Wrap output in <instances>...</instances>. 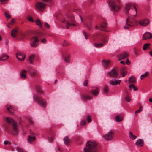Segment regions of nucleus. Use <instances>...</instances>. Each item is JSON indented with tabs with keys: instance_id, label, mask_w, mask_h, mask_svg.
<instances>
[{
	"instance_id": "de8ad7c7",
	"label": "nucleus",
	"mask_w": 152,
	"mask_h": 152,
	"mask_svg": "<svg viewBox=\"0 0 152 152\" xmlns=\"http://www.w3.org/2000/svg\"><path fill=\"white\" fill-rule=\"evenodd\" d=\"M15 20V19H12L10 22L9 23V24L12 26L14 24Z\"/></svg>"
},
{
	"instance_id": "58836bf2",
	"label": "nucleus",
	"mask_w": 152,
	"mask_h": 152,
	"mask_svg": "<svg viewBox=\"0 0 152 152\" xmlns=\"http://www.w3.org/2000/svg\"><path fill=\"white\" fill-rule=\"evenodd\" d=\"M34 56L32 55L29 57V60L31 64H32L34 62Z\"/></svg>"
},
{
	"instance_id": "f03ea898",
	"label": "nucleus",
	"mask_w": 152,
	"mask_h": 152,
	"mask_svg": "<svg viewBox=\"0 0 152 152\" xmlns=\"http://www.w3.org/2000/svg\"><path fill=\"white\" fill-rule=\"evenodd\" d=\"M61 22L66 25L67 29L69 28L70 26H76L77 25L76 23L73 14H70L67 16L64 17L61 20Z\"/></svg>"
},
{
	"instance_id": "f8f14e48",
	"label": "nucleus",
	"mask_w": 152,
	"mask_h": 152,
	"mask_svg": "<svg viewBox=\"0 0 152 152\" xmlns=\"http://www.w3.org/2000/svg\"><path fill=\"white\" fill-rule=\"evenodd\" d=\"M16 56L18 60L20 61H23L25 58V55L21 52H18L16 54Z\"/></svg>"
},
{
	"instance_id": "5fc2aeb1",
	"label": "nucleus",
	"mask_w": 152,
	"mask_h": 152,
	"mask_svg": "<svg viewBox=\"0 0 152 152\" xmlns=\"http://www.w3.org/2000/svg\"><path fill=\"white\" fill-rule=\"evenodd\" d=\"M6 17L8 19H10V15H8V13L6 12H5L4 13Z\"/></svg>"
},
{
	"instance_id": "774afa93",
	"label": "nucleus",
	"mask_w": 152,
	"mask_h": 152,
	"mask_svg": "<svg viewBox=\"0 0 152 152\" xmlns=\"http://www.w3.org/2000/svg\"><path fill=\"white\" fill-rule=\"evenodd\" d=\"M124 28L126 29H128L129 28V27L128 26H124Z\"/></svg>"
},
{
	"instance_id": "4be33fe9",
	"label": "nucleus",
	"mask_w": 152,
	"mask_h": 152,
	"mask_svg": "<svg viewBox=\"0 0 152 152\" xmlns=\"http://www.w3.org/2000/svg\"><path fill=\"white\" fill-rule=\"evenodd\" d=\"M135 144L137 146L142 147L144 145V141L142 139H139L136 141Z\"/></svg>"
},
{
	"instance_id": "9d476101",
	"label": "nucleus",
	"mask_w": 152,
	"mask_h": 152,
	"mask_svg": "<svg viewBox=\"0 0 152 152\" xmlns=\"http://www.w3.org/2000/svg\"><path fill=\"white\" fill-rule=\"evenodd\" d=\"M113 136V132L112 131H110L107 134L103 135L102 137L106 140H109L112 139Z\"/></svg>"
},
{
	"instance_id": "f3484780",
	"label": "nucleus",
	"mask_w": 152,
	"mask_h": 152,
	"mask_svg": "<svg viewBox=\"0 0 152 152\" xmlns=\"http://www.w3.org/2000/svg\"><path fill=\"white\" fill-rule=\"evenodd\" d=\"M152 38V34L149 32L145 33L142 36V39L145 40Z\"/></svg>"
},
{
	"instance_id": "412c9836",
	"label": "nucleus",
	"mask_w": 152,
	"mask_h": 152,
	"mask_svg": "<svg viewBox=\"0 0 152 152\" xmlns=\"http://www.w3.org/2000/svg\"><path fill=\"white\" fill-rule=\"evenodd\" d=\"M119 72L123 77L125 76L127 74L126 68L124 67H121L120 69Z\"/></svg>"
},
{
	"instance_id": "20e7f679",
	"label": "nucleus",
	"mask_w": 152,
	"mask_h": 152,
	"mask_svg": "<svg viewBox=\"0 0 152 152\" xmlns=\"http://www.w3.org/2000/svg\"><path fill=\"white\" fill-rule=\"evenodd\" d=\"M43 1L45 3L42 2H38L36 4L37 9L40 11H42L45 9L46 4H50L53 3L52 0H43Z\"/></svg>"
},
{
	"instance_id": "ddd939ff",
	"label": "nucleus",
	"mask_w": 152,
	"mask_h": 152,
	"mask_svg": "<svg viewBox=\"0 0 152 152\" xmlns=\"http://www.w3.org/2000/svg\"><path fill=\"white\" fill-rule=\"evenodd\" d=\"M108 75L112 77H117L118 75V72L115 69L111 70L108 73Z\"/></svg>"
},
{
	"instance_id": "c85d7f7f",
	"label": "nucleus",
	"mask_w": 152,
	"mask_h": 152,
	"mask_svg": "<svg viewBox=\"0 0 152 152\" xmlns=\"http://www.w3.org/2000/svg\"><path fill=\"white\" fill-rule=\"evenodd\" d=\"M6 107L8 111L10 113H12L13 110V107L11 105L9 106L8 104H7Z\"/></svg>"
},
{
	"instance_id": "3c124183",
	"label": "nucleus",
	"mask_w": 152,
	"mask_h": 152,
	"mask_svg": "<svg viewBox=\"0 0 152 152\" xmlns=\"http://www.w3.org/2000/svg\"><path fill=\"white\" fill-rule=\"evenodd\" d=\"M44 26L45 27L47 28H50V25L47 23L46 22L45 23Z\"/></svg>"
},
{
	"instance_id": "a211bd4d",
	"label": "nucleus",
	"mask_w": 152,
	"mask_h": 152,
	"mask_svg": "<svg viewBox=\"0 0 152 152\" xmlns=\"http://www.w3.org/2000/svg\"><path fill=\"white\" fill-rule=\"evenodd\" d=\"M81 97L82 99L84 101L90 100L92 99V96L87 94L82 95Z\"/></svg>"
},
{
	"instance_id": "c9c22d12",
	"label": "nucleus",
	"mask_w": 152,
	"mask_h": 152,
	"mask_svg": "<svg viewBox=\"0 0 152 152\" xmlns=\"http://www.w3.org/2000/svg\"><path fill=\"white\" fill-rule=\"evenodd\" d=\"M129 89H131L132 88L135 91H137L138 88H137L134 85L132 84L130 85L129 86Z\"/></svg>"
},
{
	"instance_id": "7ed1b4c3",
	"label": "nucleus",
	"mask_w": 152,
	"mask_h": 152,
	"mask_svg": "<svg viewBox=\"0 0 152 152\" xmlns=\"http://www.w3.org/2000/svg\"><path fill=\"white\" fill-rule=\"evenodd\" d=\"M107 3L110 10L114 14L121 9L119 0H108Z\"/></svg>"
},
{
	"instance_id": "c03bdc74",
	"label": "nucleus",
	"mask_w": 152,
	"mask_h": 152,
	"mask_svg": "<svg viewBox=\"0 0 152 152\" xmlns=\"http://www.w3.org/2000/svg\"><path fill=\"white\" fill-rule=\"evenodd\" d=\"M28 121L29 124H30V125H32L34 123V121L31 118H29L28 119Z\"/></svg>"
},
{
	"instance_id": "bf43d9fd",
	"label": "nucleus",
	"mask_w": 152,
	"mask_h": 152,
	"mask_svg": "<svg viewBox=\"0 0 152 152\" xmlns=\"http://www.w3.org/2000/svg\"><path fill=\"white\" fill-rule=\"evenodd\" d=\"M141 111L142 110L141 109H139L135 112V114L136 115H137V113H140Z\"/></svg>"
},
{
	"instance_id": "79ce46f5",
	"label": "nucleus",
	"mask_w": 152,
	"mask_h": 152,
	"mask_svg": "<svg viewBox=\"0 0 152 152\" xmlns=\"http://www.w3.org/2000/svg\"><path fill=\"white\" fill-rule=\"evenodd\" d=\"M27 19L30 22H34V21L33 20V18L30 16H28Z\"/></svg>"
},
{
	"instance_id": "f704fd0d",
	"label": "nucleus",
	"mask_w": 152,
	"mask_h": 152,
	"mask_svg": "<svg viewBox=\"0 0 152 152\" xmlns=\"http://www.w3.org/2000/svg\"><path fill=\"white\" fill-rule=\"evenodd\" d=\"M108 86H105L103 89L104 94H107L108 91Z\"/></svg>"
},
{
	"instance_id": "e433bc0d",
	"label": "nucleus",
	"mask_w": 152,
	"mask_h": 152,
	"mask_svg": "<svg viewBox=\"0 0 152 152\" xmlns=\"http://www.w3.org/2000/svg\"><path fill=\"white\" fill-rule=\"evenodd\" d=\"M36 23L37 25L39 26L41 28L42 27V24L40 20L39 19H37L36 20Z\"/></svg>"
},
{
	"instance_id": "bb28decb",
	"label": "nucleus",
	"mask_w": 152,
	"mask_h": 152,
	"mask_svg": "<svg viewBox=\"0 0 152 152\" xmlns=\"http://www.w3.org/2000/svg\"><path fill=\"white\" fill-rule=\"evenodd\" d=\"M64 143L66 145H69L70 143V140L68 136H65L64 139Z\"/></svg>"
},
{
	"instance_id": "2eb2a0df",
	"label": "nucleus",
	"mask_w": 152,
	"mask_h": 152,
	"mask_svg": "<svg viewBox=\"0 0 152 152\" xmlns=\"http://www.w3.org/2000/svg\"><path fill=\"white\" fill-rule=\"evenodd\" d=\"M149 20L147 19H142L139 21V23L141 26H145L149 24Z\"/></svg>"
},
{
	"instance_id": "dca6fc26",
	"label": "nucleus",
	"mask_w": 152,
	"mask_h": 152,
	"mask_svg": "<svg viewBox=\"0 0 152 152\" xmlns=\"http://www.w3.org/2000/svg\"><path fill=\"white\" fill-rule=\"evenodd\" d=\"M129 56V55L126 52H124L118 55V58L119 60L126 58Z\"/></svg>"
},
{
	"instance_id": "c756f323",
	"label": "nucleus",
	"mask_w": 152,
	"mask_h": 152,
	"mask_svg": "<svg viewBox=\"0 0 152 152\" xmlns=\"http://www.w3.org/2000/svg\"><path fill=\"white\" fill-rule=\"evenodd\" d=\"M125 91L126 92V95L125 97V99L126 100L129 102H130V101L131 100V99L130 98V95L129 94L128 91H127L126 90H125Z\"/></svg>"
},
{
	"instance_id": "1a4fd4ad",
	"label": "nucleus",
	"mask_w": 152,
	"mask_h": 152,
	"mask_svg": "<svg viewBox=\"0 0 152 152\" xmlns=\"http://www.w3.org/2000/svg\"><path fill=\"white\" fill-rule=\"evenodd\" d=\"M39 39L36 36L33 37L31 39L30 44L33 48L36 47L38 45Z\"/></svg>"
},
{
	"instance_id": "69168bd1",
	"label": "nucleus",
	"mask_w": 152,
	"mask_h": 152,
	"mask_svg": "<svg viewBox=\"0 0 152 152\" xmlns=\"http://www.w3.org/2000/svg\"><path fill=\"white\" fill-rule=\"evenodd\" d=\"M133 7H134V8L135 10V11L136 12V13H137V9L136 8V7L135 6H134V5H133Z\"/></svg>"
},
{
	"instance_id": "7c9ffc66",
	"label": "nucleus",
	"mask_w": 152,
	"mask_h": 152,
	"mask_svg": "<svg viewBox=\"0 0 152 152\" xmlns=\"http://www.w3.org/2000/svg\"><path fill=\"white\" fill-rule=\"evenodd\" d=\"M129 136L130 138L132 140H135L137 138V136L133 135L131 132H130L129 133Z\"/></svg>"
},
{
	"instance_id": "13d9d810",
	"label": "nucleus",
	"mask_w": 152,
	"mask_h": 152,
	"mask_svg": "<svg viewBox=\"0 0 152 152\" xmlns=\"http://www.w3.org/2000/svg\"><path fill=\"white\" fill-rule=\"evenodd\" d=\"M48 138L49 141L50 142H51L53 140V138L52 137H48Z\"/></svg>"
},
{
	"instance_id": "473e14b6",
	"label": "nucleus",
	"mask_w": 152,
	"mask_h": 152,
	"mask_svg": "<svg viewBox=\"0 0 152 152\" xmlns=\"http://www.w3.org/2000/svg\"><path fill=\"white\" fill-rule=\"evenodd\" d=\"M129 83H134L135 82V79L133 77H129L128 80Z\"/></svg>"
},
{
	"instance_id": "a18cd8bd",
	"label": "nucleus",
	"mask_w": 152,
	"mask_h": 152,
	"mask_svg": "<svg viewBox=\"0 0 152 152\" xmlns=\"http://www.w3.org/2000/svg\"><path fill=\"white\" fill-rule=\"evenodd\" d=\"M83 34L85 37V39H87L88 38V33L85 31H83Z\"/></svg>"
},
{
	"instance_id": "ea45409f",
	"label": "nucleus",
	"mask_w": 152,
	"mask_h": 152,
	"mask_svg": "<svg viewBox=\"0 0 152 152\" xmlns=\"http://www.w3.org/2000/svg\"><path fill=\"white\" fill-rule=\"evenodd\" d=\"M115 119L116 121L117 122H120L122 120V118H120L118 115L116 116L115 117Z\"/></svg>"
},
{
	"instance_id": "0eeeda50",
	"label": "nucleus",
	"mask_w": 152,
	"mask_h": 152,
	"mask_svg": "<svg viewBox=\"0 0 152 152\" xmlns=\"http://www.w3.org/2000/svg\"><path fill=\"white\" fill-rule=\"evenodd\" d=\"M136 14L134 15H130L128 16L126 20L127 25L130 27L135 26L137 23V21L134 18Z\"/></svg>"
},
{
	"instance_id": "9b49d317",
	"label": "nucleus",
	"mask_w": 152,
	"mask_h": 152,
	"mask_svg": "<svg viewBox=\"0 0 152 152\" xmlns=\"http://www.w3.org/2000/svg\"><path fill=\"white\" fill-rule=\"evenodd\" d=\"M102 63L103 68L105 69L109 68L111 64V61L109 60H103Z\"/></svg>"
},
{
	"instance_id": "49530a36",
	"label": "nucleus",
	"mask_w": 152,
	"mask_h": 152,
	"mask_svg": "<svg viewBox=\"0 0 152 152\" xmlns=\"http://www.w3.org/2000/svg\"><path fill=\"white\" fill-rule=\"evenodd\" d=\"M8 0H0V4H3L6 3Z\"/></svg>"
},
{
	"instance_id": "338daca9",
	"label": "nucleus",
	"mask_w": 152,
	"mask_h": 152,
	"mask_svg": "<svg viewBox=\"0 0 152 152\" xmlns=\"http://www.w3.org/2000/svg\"><path fill=\"white\" fill-rule=\"evenodd\" d=\"M8 143H9V142L8 141H5L4 142V144L5 145H7V144Z\"/></svg>"
},
{
	"instance_id": "423d86ee",
	"label": "nucleus",
	"mask_w": 152,
	"mask_h": 152,
	"mask_svg": "<svg viewBox=\"0 0 152 152\" xmlns=\"http://www.w3.org/2000/svg\"><path fill=\"white\" fill-rule=\"evenodd\" d=\"M95 28V29H99L105 32L109 31L107 29V23L104 19H102L100 22L99 26L96 25Z\"/></svg>"
},
{
	"instance_id": "72a5a7b5",
	"label": "nucleus",
	"mask_w": 152,
	"mask_h": 152,
	"mask_svg": "<svg viewBox=\"0 0 152 152\" xmlns=\"http://www.w3.org/2000/svg\"><path fill=\"white\" fill-rule=\"evenodd\" d=\"M131 6L129 4H127L125 6V10L126 14L128 13L130 9Z\"/></svg>"
},
{
	"instance_id": "37998d69",
	"label": "nucleus",
	"mask_w": 152,
	"mask_h": 152,
	"mask_svg": "<svg viewBox=\"0 0 152 152\" xmlns=\"http://www.w3.org/2000/svg\"><path fill=\"white\" fill-rule=\"evenodd\" d=\"M86 119L88 123H90L91 121V118L89 116H87L86 117Z\"/></svg>"
},
{
	"instance_id": "4d7b16f0",
	"label": "nucleus",
	"mask_w": 152,
	"mask_h": 152,
	"mask_svg": "<svg viewBox=\"0 0 152 152\" xmlns=\"http://www.w3.org/2000/svg\"><path fill=\"white\" fill-rule=\"evenodd\" d=\"M18 151L19 152H26L25 150H23V149H21L20 148H18Z\"/></svg>"
},
{
	"instance_id": "6e6d98bb",
	"label": "nucleus",
	"mask_w": 152,
	"mask_h": 152,
	"mask_svg": "<svg viewBox=\"0 0 152 152\" xmlns=\"http://www.w3.org/2000/svg\"><path fill=\"white\" fill-rule=\"evenodd\" d=\"M100 36V34L99 33H97L94 36V38L95 39H96L98 38V37Z\"/></svg>"
},
{
	"instance_id": "e2e57ef3",
	"label": "nucleus",
	"mask_w": 152,
	"mask_h": 152,
	"mask_svg": "<svg viewBox=\"0 0 152 152\" xmlns=\"http://www.w3.org/2000/svg\"><path fill=\"white\" fill-rule=\"evenodd\" d=\"M89 2L91 4H92L94 2V0H89Z\"/></svg>"
},
{
	"instance_id": "b1692460",
	"label": "nucleus",
	"mask_w": 152,
	"mask_h": 152,
	"mask_svg": "<svg viewBox=\"0 0 152 152\" xmlns=\"http://www.w3.org/2000/svg\"><path fill=\"white\" fill-rule=\"evenodd\" d=\"M121 82V80H111L110 81V84L112 85H116L118 84H120Z\"/></svg>"
},
{
	"instance_id": "aec40b11",
	"label": "nucleus",
	"mask_w": 152,
	"mask_h": 152,
	"mask_svg": "<svg viewBox=\"0 0 152 152\" xmlns=\"http://www.w3.org/2000/svg\"><path fill=\"white\" fill-rule=\"evenodd\" d=\"M64 61L66 62L69 63L70 61V55L68 54L63 55L62 56Z\"/></svg>"
},
{
	"instance_id": "8fccbe9b",
	"label": "nucleus",
	"mask_w": 152,
	"mask_h": 152,
	"mask_svg": "<svg viewBox=\"0 0 152 152\" xmlns=\"http://www.w3.org/2000/svg\"><path fill=\"white\" fill-rule=\"evenodd\" d=\"M40 41L41 43L45 44L47 40L45 38H44L42 39H41Z\"/></svg>"
},
{
	"instance_id": "393cba45",
	"label": "nucleus",
	"mask_w": 152,
	"mask_h": 152,
	"mask_svg": "<svg viewBox=\"0 0 152 152\" xmlns=\"http://www.w3.org/2000/svg\"><path fill=\"white\" fill-rule=\"evenodd\" d=\"M27 72L25 70H23L20 73V76L21 78L24 79L26 78V74L27 73Z\"/></svg>"
},
{
	"instance_id": "864d4df0",
	"label": "nucleus",
	"mask_w": 152,
	"mask_h": 152,
	"mask_svg": "<svg viewBox=\"0 0 152 152\" xmlns=\"http://www.w3.org/2000/svg\"><path fill=\"white\" fill-rule=\"evenodd\" d=\"M86 123V121L85 120H83L81 122V124L82 125H85Z\"/></svg>"
},
{
	"instance_id": "2f4dec72",
	"label": "nucleus",
	"mask_w": 152,
	"mask_h": 152,
	"mask_svg": "<svg viewBox=\"0 0 152 152\" xmlns=\"http://www.w3.org/2000/svg\"><path fill=\"white\" fill-rule=\"evenodd\" d=\"M149 74V73L148 72H145L142 75H141V80H143V78L145 77H147Z\"/></svg>"
},
{
	"instance_id": "6e6552de",
	"label": "nucleus",
	"mask_w": 152,
	"mask_h": 152,
	"mask_svg": "<svg viewBox=\"0 0 152 152\" xmlns=\"http://www.w3.org/2000/svg\"><path fill=\"white\" fill-rule=\"evenodd\" d=\"M34 98L36 102L38 103V104L41 107H45L46 105V102L45 100L43 99H41L38 97L36 95L34 96Z\"/></svg>"
},
{
	"instance_id": "0e129e2a",
	"label": "nucleus",
	"mask_w": 152,
	"mask_h": 152,
	"mask_svg": "<svg viewBox=\"0 0 152 152\" xmlns=\"http://www.w3.org/2000/svg\"><path fill=\"white\" fill-rule=\"evenodd\" d=\"M87 28L89 30H91V28L90 26H88V25L87 26Z\"/></svg>"
},
{
	"instance_id": "052dcab7",
	"label": "nucleus",
	"mask_w": 152,
	"mask_h": 152,
	"mask_svg": "<svg viewBox=\"0 0 152 152\" xmlns=\"http://www.w3.org/2000/svg\"><path fill=\"white\" fill-rule=\"evenodd\" d=\"M134 50V53L135 54V56H137L138 55V52H137V50Z\"/></svg>"
},
{
	"instance_id": "39448f33",
	"label": "nucleus",
	"mask_w": 152,
	"mask_h": 152,
	"mask_svg": "<svg viewBox=\"0 0 152 152\" xmlns=\"http://www.w3.org/2000/svg\"><path fill=\"white\" fill-rule=\"evenodd\" d=\"M99 40L101 43L99 44L95 43L94 46L96 48H101L105 45L107 43L108 40V35H103L100 38Z\"/></svg>"
},
{
	"instance_id": "a878e982",
	"label": "nucleus",
	"mask_w": 152,
	"mask_h": 152,
	"mask_svg": "<svg viewBox=\"0 0 152 152\" xmlns=\"http://www.w3.org/2000/svg\"><path fill=\"white\" fill-rule=\"evenodd\" d=\"M9 56L5 54H3L0 57V61H5L9 58Z\"/></svg>"
},
{
	"instance_id": "09e8293b",
	"label": "nucleus",
	"mask_w": 152,
	"mask_h": 152,
	"mask_svg": "<svg viewBox=\"0 0 152 152\" xmlns=\"http://www.w3.org/2000/svg\"><path fill=\"white\" fill-rule=\"evenodd\" d=\"M68 45V43L65 40L64 41V42L63 43V46H67Z\"/></svg>"
},
{
	"instance_id": "6ab92c4d",
	"label": "nucleus",
	"mask_w": 152,
	"mask_h": 152,
	"mask_svg": "<svg viewBox=\"0 0 152 152\" xmlns=\"http://www.w3.org/2000/svg\"><path fill=\"white\" fill-rule=\"evenodd\" d=\"M91 93L93 96H96L98 95L99 93V89L98 88L91 89L90 91Z\"/></svg>"
},
{
	"instance_id": "f257e3e1",
	"label": "nucleus",
	"mask_w": 152,
	"mask_h": 152,
	"mask_svg": "<svg viewBox=\"0 0 152 152\" xmlns=\"http://www.w3.org/2000/svg\"><path fill=\"white\" fill-rule=\"evenodd\" d=\"M6 123L4 126L5 131L13 135L17 134L18 129L16 122L12 118L9 117L6 118Z\"/></svg>"
},
{
	"instance_id": "680f3d73",
	"label": "nucleus",
	"mask_w": 152,
	"mask_h": 152,
	"mask_svg": "<svg viewBox=\"0 0 152 152\" xmlns=\"http://www.w3.org/2000/svg\"><path fill=\"white\" fill-rule=\"evenodd\" d=\"M126 63L127 65H128L130 64V61L128 59L126 60Z\"/></svg>"
},
{
	"instance_id": "a19ab883",
	"label": "nucleus",
	"mask_w": 152,
	"mask_h": 152,
	"mask_svg": "<svg viewBox=\"0 0 152 152\" xmlns=\"http://www.w3.org/2000/svg\"><path fill=\"white\" fill-rule=\"evenodd\" d=\"M30 72L31 75L33 76H34L36 74V71L33 69H31L30 70Z\"/></svg>"
},
{
	"instance_id": "603ef678",
	"label": "nucleus",
	"mask_w": 152,
	"mask_h": 152,
	"mask_svg": "<svg viewBox=\"0 0 152 152\" xmlns=\"http://www.w3.org/2000/svg\"><path fill=\"white\" fill-rule=\"evenodd\" d=\"M88 83V80H85L84 81V83H83V85L84 86H87Z\"/></svg>"
},
{
	"instance_id": "cd10ccee",
	"label": "nucleus",
	"mask_w": 152,
	"mask_h": 152,
	"mask_svg": "<svg viewBox=\"0 0 152 152\" xmlns=\"http://www.w3.org/2000/svg\"><path fill=\"white\" fill-rule=\"evenodd\" d=\"M35 88L37 92L39 94H42L43 93V91L40 86H37L35 87Z\"/></svg>"
},
{
	"instance_id": "4c0bfd02",
	"label": "nucleus",
	"mask_w": 152,
	"mask_h": 152,
	"mask_svg": "<svg viewBox=\"0 0 152 152\" xmlns=\"http://www.w3.org/2000/svg\"><path fill=\"white\" fill-rule=\"evenodd\" d=\"M150 44L149 43L145 44L143 47V49L144 50H146L150 46Z\"/></svg>"
},
{
	"instance_id": "5701e85b",
	"label": "nucleus",
	"mask_w": 152,
	"mask_h": 152,
	"mask_svg": "<svg viewBox=\"0 0 152 152\" xmlns=\"http://www.w3.org/2000/svg\"><path fill=\"white\" fill-rule=\"evenodd\" d=\"M18 30L17 28L13 29L11 31V35L12 37H15L18 34Z\"/></svg>"
},
{
	"instance_id": "4468645a",
	"label": "nucleus",
	"mask_w": 152,
	"mask_h": 152,
	"mask_svg": "<svg viewBox=\"0 0 152 152\" xmlns=\"http://www.w3.org/2000/svg\"><path fill=\"white\" fill-rule=\"evenodd\" d=\"M30 135L28 137V141L29 142L31 143L35 140L36 134L32 131H30Z\"/></svg>"
}]
</instances>
